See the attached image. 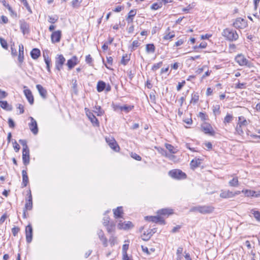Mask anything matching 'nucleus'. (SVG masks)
Returning <instances> with one entry per match:
<instances>
[{
  "label": "nucleus",
  "mask_w": 260,
  "mask_h": 260,
  "mask_svg": "<svg viewBox=\"0 0 260 260\" xmlns=\"http://www.w3.org/2000/svg\"><path fill=\"white\" fill-rule=\"evenodd\" d=\"M129 59H130L129 57H128L127 56V55L126 54L123 55L122 59L121 60V63L123 64L124 66H125L127 64Z\"/></svg>",
  "instance_id": "obj_43"
},
{
  "label": "nucleus",
  "mask_w": 260,
  "mask_h": 260,
  "mask_svg": "<svg viewBox=\"0 0 260 260\" xmlns=\"http://www.w3.org/2000/svg\"><path fill=\"white\" fill-rule=\"evenodd\" d=\"M133 226V224L132 222L127 221L125 223H119L118 225V227L120 229L127 230L132 228Z\"/></svg>",
  "instance_id": "obj_25"
},
{
  "label": "nucleus",
  "mask_w": 260,
  "mask_h": 260,
  "mask_svg": "<svg viewBox=\"0 0 260 260\" xmlns=\"http://www.w3.org/2000/svg\"><path fill=\"white\" fill-rule=\"evenodd\" d=\"M78 63V58L76 56H73L71 59H69L67 61V65L68 67L69 70L73 69Z\"/></svg>",
  "instance_id": "obj_19"
},
{
  "label": "nucleus",
  "mask_w": 260,
  "mask_h": 260,
  "mask_svg": "<svg viewBox=\"0 0 260 260\" xmlns=\"http://www.w3.org/2000/svg\"><path fill=\"white\" fill-rule=\"evenodd\" d=\"M61 37V31L58 30L53 31L51 35V40L52 43L60 42Z\"/></svg>",
  "instance_id": "obj_13"
},
{
  "label": "nucleus",
  "mask_w": 260,
  "mask_h": 260,
  "mask_svg": "<svg viewBox=\"0 0 260 260\" xmlns=\"http://www.w3.org/2000/svg\"><path fill=\"white\" fill-rule=\"evenodd\" d=\"M242 126H240V125H238V124L237 125V127L236 128V131L239 135H242L243 133V131L242 129Z\"/></svg>",
  "instance_id": "obj_60"
},
{
  "label": "nucleus",
  "mask_w": 260,
  "mask_h": 260,
  "mask_svg": "<svg viewBox=\"0 0 260 260\" xmlns=\"http://www.w3.org/2000/svg\"><path fill=\"white\" fill-rule=\"evenodd\" d=\"M175 36V32L172 30L171 31L170 27H168L166 29L164 36L163 37V40H171Z\"/></svg>",
  "instance_id": "obj_15"
},
{
  "label": "nucleus",
  "mask_w": 260,
  "mask_h": 260,
  "mask_svg": "<svg viewBox=\"0 0 260 260\" xmlns=\"http://www.w3.org/2000/svg\"><path fill=\"white\" fill-rule=\"evenodd\" d=\"M20 231L18 227L14 226L12 229V233L14 236H16Z\"/></svg>",
  "instance_id": "obj_55"
},
{
  "label": "nucleus",
  "mask_w": 260,
  "mask_h": 260,
  "mask_svg": "<svg viewBox=\"0 0 260 260\" xmlns=\"http://www.w3.org/2000/svg\"><path fill=\"white\" fill-rule=\"evenodd\" d=\"M94 112L97 114L98 116H101L103 115L104 113V111L102 109L101 106H95Z\"/></svg>",
  "instance_id": "obj_41"
},
{
  "label": "nucleus",
  "mask_w": 260,
  "mask_h": 260,
  "mask_svg": "<svg viewBox=\"0 0 260 260\" xmlns=\"http://www.w3.org/2000/svg\"><path fill=\"white\" fill-rule=\"evenodd\" d=\"M233 26L237 29H244L247 26V23L245 19L239 17L235 20Z\"/></svg>",
  "instance_id": "obj_6"
},
{
  "label": "nucleus",
  "mask_w": 260,
  "mask_h": 260,
  "mask_svg": "<svg viewBox=\"0 0 260 260\" xmlns=\"http://www.w3.org/2000/svg\"><path fill=\"white\" fill-rule=\"evenodd\" d=\"M22 160L24 165L27 166L29 164L30 160L29 149L22 150Z\"/></svg>",
  "instance_id": "obj_16"
},
{
  "label": "nucleus",
  "mask_w": 260,
  "mask_h": 260,
  "mask_svg": "<svg viewBox=\"0 0 260 260\" xmlns=\"http://www.w3.org/2000/svg\"><path fill=\"white\" fill-rule=\"evenodd\" d=\"M0 106L2 108L8 111H11L12 109V107L8 104L7 101H0Z\"/></svg>",
  "instance_id": "obj_37"
},
{
  "label": "nucleus",
  "mask_w": 260,
  "mask_h": 260,
  "mask_svg": "<svg viewBox=\"0 0 260 260\" xmlns=\"http://www.w3.org/2000/svg\"><path fill=\"white\" fill-rule=\"evenodd\" d=\"M106 88V83L103 81H99L97 83L96 89L99 92L103 91Z\"/></svg>",
  "instance_id": "obj_34"
},
{
  "label": "nucleus",
  "mask_w": 260,
  "mask_h": 260,
  "mask_svg": "<svg viewBox=\"0 0 260 260\" xmlns=\"http://www.w3.org/2000/svg\"><path fill=\"white\" fill-rule=\"evenodd\" d=\"M156 148L157 149V151L160 153H161L162 155L164 156H165L168 158H169L170 159H172L173 158H174L175 157V156L174 155H170L169 154L167 151L165 150L164 148H161V147H158V148Z\"/></svg>",
  "instance_id": "obj_32"
},
{
  "label": "nucleus",
  "mask_w": 260,
  "mask_h": 260,
  "mask_svg": "<svg viewBox=\"0 0 260 260\" xmlns=\"http://www.w3.org/2000/svg\"><path fill=\"white\" fill-rule=\"evenodd\" d=\"M107 226V230L108 233H111L113 231L114 228V224L113 223H110V224H108Z\"/></svg>",
  "instance_id": "obj_57"
},
{
  "label": "nucleus",
  "mask_w": 260,
  "mask_h": 260,
  "mask_svg": "<svg viewBox=\"0 0 260 260\" xmlns=\"http://www.w3.org/2000/svg\"><path fill=\"white\" fill-rule=\"evenodd\" d=\"M22 185L23 187H26L28 183V177L27 174V172L26 170H22Z\"/></svg>",
  "instance_id": "obj_26"
},
{
  "label": "nucleus",
  "mask_w": 260,
  "mask_h": 260,
  "mask_svg": "<svg viewBox=\"0 0 260 260\" xmlns=\"http://www.w3.org/2000/svg\"><path fill=\"white\" fill-rule=\"evenodd\" d=\"M191 96V100L190 101V103L193 104H197V102L199 101V98H200L199 93L197 92H193L192 93Z\"/></svg>",
  "instance_id": "obj_28"
},
{
  "label": "nucleus",
  "mask_w": 260,
  "mask_h": 260,
  "mask_svg": "<svg viewBox=\"0 0 260 260\" xmlns=\"http://www.w3.org/2000/svg\"><path fill=\"white\" fill-rule=\"evenodd\" d=\"M222 35L227 40L232 42L235 41L239 38V35L237 31L229 28L223 29Z\"/></svg>",
  "instance_id": "obj_1"
},
{
  "label": "nucleus",
  "mask_w": 260,
  "mask_h": 260,
  "mask_svg": "<svg viewBox=\"0 0 260 260\" xmlns=\"http://www.w3.org/2000/svg\"><path fill=\"white\" fill-rule=\"evenodd\" d=\"M201 163V159H192L190 162V167L191 169H194L199 166V165Z\"/></svg>",
  "instance_id": "obj_33"
},
{
  "label": "nucleus",
  "mask_w": 260,
  "mask_h": 260,
  "mask_svg": "<svg viewBox=\"0 0 260 260\" xmlns=\"http://www.w3.org/2000/svg\"><path fill=\"white\" fill-rule=\"evenodd\" d=\"M86 115L88 117L91 122L94 126H99V122L96 117L93 114V113L89 111L86 112Z\"/></svg>",
  "instance_id": "obj_17"
},
{
  "label": "nucleus",
  "mask_w": 260,
  "mask_h": 260,
  "mask_svg": "<svg viewBox=\"0 0 260 260\" xmlns=\"http://www.w3.org/2000/svg\"><path fill=\"white\" fill-rule=\"evenodd\" d=\"M22 3L23 5L25 7L27 11L30 13H31L32 11L31 10V8L30 6H29L28 3H27L26 0H22Z\"/></svg>",
  "instance_id": "obj_52"
},
{
  "label": "nucleus",
  "mask_w": 260,
  "mask_h": 260,
  "mask_svg": "<svg viewBox=\"0 0 260 260\" xmlns=\"http://www.w3.org/2000/svg\"><path fill=\"white\" fill-rule=\"evenodd\" d=\"M19 142L23 146V150H27L29 149L27 145V142L25 140H22L20 139L19 140Z\"/></svg>",
  "instance_id": "obj_51"
},
{
  "label": "nucleus",
  "mask_w": 260,
  "mask_h": 260,
  "mask_svg": "<svg viewBox=\"0 0 260 260\" xmlns=\"http://www.w3.org/2000/svg\"><path fill=\"white\" fill-rule=\"evenodd\" d=\"M26 240L28 243H30L32 238V228L30 224H28L25 228Z\"/></svg>",
  "instance_id": "obj_11"
},
{
  "label": "nucleus",
  "mask_w": 260,
  "mask_h": 260,
  "mask_svg": "<svg viewBox=\"0 0 260 260\" xmlns=\"http://www.w3.org/2000/svg\"><path fill=\"white\" fill-rule=\"evenodd\" d=\"M23 92L29 104L32 105L34 102V99L31 90L29 89H26L24 90Z\"/></svg>",
  "instance_id": "obj_20"
},
{
  "label": "nucleus",
  "mask_w": 260,
  "mask_h": 260,
  "mask_svg": "<svg viewBox=\"0 0 260 260\" xmlns=\"http://www.w3.org/2000/svg\"><path fill=\"white\" fill-rule=\"evenodd\" d=\"M152 236V234L151 232H148L147 233V235H146V233H144L143 235L142 236V239L144 241H147Z\"/></svg>",
  "instance_id": "obj_49"
},
{
  "label": "nucleus",
  "mask_w": 260,
  "mask_h": 260,
  "mask_svg": "<svg viewBox=\"0 0 260 260\" xmlns=\"http://www.w3.org/2000/svg\"><path fill=\"white\" fill-rule=\"evenodd\" d=\"M85 61L87 63L91 64L92 62V58L91 57L90 55H88L86 56Z\"/></svg>",
  "instance_id": "obj_63"
},
{
  "label": "nucleus",
  "mask_w": 260,
  "mask_h": 260,
  "mask_svg": "<svg viewBox=\"0 0 260 260\" xmlns=\"http://www.w3.org/2000/svg\"><path fill=\"white\" fill-rule=\"evenodd\" d=\"M14 149L15 152H18L20 150V146L16 141L13 143Z\"/></svg>",
  "instance_id": "obj_58"
},
{
  "label": "nucleus",
  "mask_w": 260,
  "mask_h": 260,
  "mask_svg": "<svg viewBox=\"0 0 260 260\" xmlns=\"http://www.w3.org/2000/svg\"><path fill=\"white\" fill-rule=\"evenodd\" d=\"M113 213L116 218L121 217V215L123 213L122 207H118L116 209H113Z\"/></svg>",
  "instance_id": "obj_29"
},
{
  "label": "nucleus",
  "mask_w": 260,
  "mask_h": 260,
  "mask_svg": "<svg viewBox=\"0 0 260 260\" xmlns=\"http://www.w3.org/2000/svg\"><path fill=\"white\" fill-rule=\"evenodd\" d=\"M98 235L99 239L102 242L104 246L107 247L108 246V240L106 237L105 236V234L103 231L101 230H99L98 231Z\"/></svg>",
  "instance_id": "obj_21"
},
{
  "label": "nucleus",
  "mask_w": 260,
  "mask_h": 260,
  "mask_svg": "<svg viewBox=\"0 0 260 260\" xmlns=\"http://www.w3.org/2000/svg\"><path fill=\"white\" fill-rule=\"evenodd\" d=\"M155 51V47L153 44H148L146 45V51L147 53H153Z\"/></svg>",
  "instance_id": "obj_35"
},
{
  "label": "nucleus",
  "mask_w": 260,
  "mask_h": 260,
  "mask_svg": "<svg viewBox=\"0 0 260 260\" xmlns=\"http://www.w3.org/2000/svg\"><path fill=\"white\" fill-rule=\"evenodd\" d=\"M213 113L216 114H219L220 113V107L219 105H217L216 106H214L213 109Z\"/></svg>",
  "instance_id": "obj_64"
},
{
  "label": "nucleus",
  "mask_w": 260,
  "mask_h": 260,
  "mask_svg": "<svg viewBox=\"0 0 260 260\" xmlns=\"http://www.w3.org/2000/svg\"><path fill=\"white\" fill-rule=\"evenodd\" d=\"M250 213L253 215L254 217L258 221H260V212L252 209Z\"/></svg>",
  "instance_id": "obj_42"
},
{
  "label": "nucleus",
  "mask_w": 260,
  "mask_h": 260,
  "mask_svg": "<svg viewBox=\"0 0 260 260\" xmlns=\"http://www.w3.org/2000/svg\"><path fill=\"white\" fill-rule=\"evenodd\" d=\"M131 157L137 160H141V157L136 153H132Z\"/></svg>",
  "instance_id": "obj_59"
},
{
  "label": "nucleus",
  "mask_w": 260,
  "mask_h": 260,
  "mask_svg": "<svg viewBox=\"0 0 260 260\" xmlns=\"http://www.w3.org/2000/svg\"><path fill=\"white\" fill-rule=\"evenodd\" d=\"M116 238L114 236H111L109 238V242L111 245V246H113L116 243Z\"/></svg>",
  "instance_id": "obj_54"
},
{
  "label": "nucleus",
  "mask_w": 260,
  "mask_h": 260,
  "mask_svg": "<svg viewBox=\"0 0 260 260\" xmlns=\"http://www.w3.org/2000/svg\"><path fill=\"white\" fill-rule=\"evenodd\" d=\"M24 59V47L22 44L19 45V55L18 60L20 62H22Z\"/></svg>",
  "instance_id": "obj_24"
},
{
  "label": "nucleus",
  "mask_w": 260,
  "mask_h": 260,
  "mask_svg": "<svg viewBox=\"0 0 260 260\" xmlns=\"http://www.w3.org/2000/svg\"><path fill=\"white\" fill-rule=\"evenodd\" d=\"M241 192L244 193L245 194V196L248 197H258V196L257 194H256L255 191H254L253 190H248V189L242 190V191H241Z\"/></svg>",
  "instance_id": "obj_31"
},
{
  "label": "nucleus",
  "mask_w": 260,
  "mask_h": 260,
  "mask_svg": "<svg viewBox=\"0 0 260 260\" xmlns=\"http://www.w3.org/2000/svg\"><path fill=\"white\" fill-rule=\"evenodd\" d=\"M36 88L38 89L41 96L44 99H46L47 95V92L46 89L40 84H37L36 85Z\"/></svg>",
  "instance_id": "obj_22"
},
{
  "label": "nucleus",
  "mask_w": 260,
  "mask_h": 260,
  "mask_svg": "<svg viewBox=\"0 0 260 260\" xmlns=\"http://www.w3.org/2000/svg\"><path fill=\"white\" fill-rule=\"evenodd\" d=\"M240 191L237 190L235 192H233L229 189H222L220 191L219 196L222 199H229L235 197L237 195L240 194Z\"/></svg>",
  "instance_id": "obj_2"
},
{
  "label": "nucleus",
  "mask_w": 260,
  "mask_h": 260,
  "mask_svg": "<svg viewBox=\"0 0 260 260\" xmlns=\"http://www.w3.org/2000/svg\"><path fill=\"white\" fill-rule=\"evenodd\" d=\"M106 141L108 144L109 146L111 149L116 152H118L120 150V148L116 142L115 140L113 137L106 138Z\"/></svg>",
  "instance_id": "obj_8"
},
{
  "label": "nucleus",
  "mask_w": 260,
  "mask_h": 260,
  "mask_svg": "<svg viewBox=\"0 0 260 260\" xmlns=\"http://www.w3.org/2000/svg\"><path fill=\"white\" fill-rule=\"evenodd\" d=\"M169 174L171 177L177 179H184L186 177L185 173L178 169H174L169 171Z\"/></svg>",
  "instance_id": "obj_4"
},
{
  "label": "nucleus",
  "mask_w": 260,
  "mask_h": 260,
  "mask_svg": "<svg viewBox=\"0 0 260 260\" xmlns=\"http://www.w3.org/2000/svg\"><path fill=\"white\" fill-rule=\"evenodd\" d=\"M58 17L57 15L49 16H48V22L51 23H55L58 21Z\"/></svg>",
  "instance_id": "obj_44"
},
{
  "label": "nucleus",
  "mask_w": 260,
  "mask_h": 260,
  "mask_svg": "<svg viewBox=\"0 0 260 260\" xmlns=\"http://www.w3.org/2000/svg\"><path fill=\"white\" fill-rule=\"evenodd\" d=\"M214 208L209 206L194 207L191 209V211H197L202 214L210 213L213 212Z\"/></svg>",
  "instance_id": "obj_3"
},
{
  "label": "nucleus",
  "mask_w": 260,
  "mask_h": 260,
  "mask_svg": "<svg viewBox=\"0 0 260 260\" xmlns=\"http://www.w3.org/2000/svg\"><path fill=\"white\" fill-rule=\"evenodd\" d=\"M19 25L20 29L23 34L25 35L29 32V25L24 19L19 20Z\"/></svg>",
  "instance_id": "obj_9"
},
{
  "label": "nucleus",
  "mask_w": 260,
  "mask_h": 260,
  "mask_svg": "<svg viewBox=\"0 0 260 260\" xmlns=\"http://www.w3.org/2000/svg\"><path fill=\"white\" fill-rule=\"evenodd\" d=\"M140 43L137 40H135L132 43V50H135L136 48L140 46Z\"/></svg>",
  "instance_id": "obj_56"
},
{
  "label": "nucleus",
  "mask_w": 260,
  "mask_h": 260,
  "mask_svg": "<svg viewBox=\"0 0 260 260\" xmlns=\"http://www.w3.org/2000/svg\"><path fill=\"white\" fill-rule=\"evenodd\" d=\"M0 43L3 48L5 49H7L8 48V44L7 42L4 39L0 38Z\"/></svg>",
  "instance_id": "obj_53"
},
{
  "label": "nucleus",
  "mask_w": 260,
  "mask_h": 260,
  "mask_svg": "<svg viewBox=\"0 0 260 260\" xmlns=\"http://www.w3.org/2000/svg\"><path fill=\"white\" fill-rule=\"evenodd\" d=\"M146 220L150 221H152L155 223H160L161 224H165V220L159 216H146L145 217Z\"/></svg>",
  "instance_id": "obj_12"
},
{
  "label": "nucleus",
  "mask_w": 260,
  "mask_h": 260,
  "mask_svg": "<svg viewBox=\"0 0 260 260\" xmlns=\"http://www.w3.org/2000/svg\"><path fill=\"white\" fill-rule=\"evenodd\" d=\"M82 0H73L72 2V6L73 8H78L80 6Z\"/></svg>",
  "instance_id": "obj_50"
},
{
  "label": "nucleus",
  "mask_w": 260,
  "mask_h": 260,
  "mask_svg": "<svg viewBox=\"0 0 260 260\" xmlns=\"http://www.w3.org/2000/svg\"><path fill=\"white\" fill-rule=\"evenodd\" d=\"M134 108V106H126L124 105L123 106L120 107V109L121 111H124L126 113L129 112L131 111Z\"/></svg>",
  "instance_id": "obj_45"
},
{
  "label": "nucleus",
  "mask_w": 260,
  "mask_h": 260,
  "mask_svg": "<svg viewBox=\"0 0 260 260\" xmlns=\"http://www.w3.org/2000/svg\"><path fill=\"white\" fill-rule=\"evenodd\" d=\"M173 213V210L171 209H162L157 211L158 215H169Z\"/></svg>",
  "instance_id": "obj_30"
},
{
  "label": "nucleus",
  "mask_w": 260,
  "mask_h": 260,
  "mask_svg": "<svg viewBox=\"0 0 260 260\" xmlns=\"http://www.w3.org/2000/svg\"><path fill=\"white\" fill-rule=\"evenodd\" d=\"M43 57L44 58V61H45V63L46 64V67H47V71L49 73H50L51 72V70H50V63H51V59L48 57V56L47 54H45L44 53H43Z\"/></svg>",
  "instance_id": "obj_36"
},
{
  "label": "nucleus",
  "mask_w": 260,
  "mask_h": 260,
  "mask_svg": "<svg viewBox=\"0 0 260 260\" xmlns=\"http://www.w3.org/2000/svg\"><path fill=\"white\" fill-rule=\"evenodd\" d=\"M28 197L25 199V204L24 209L31 210L32 208V198L30 190L28 193Z\"/></svg>",
  "instance_id": "obj_14"
},
{
  "label": "nucleus",
  "mask_w": 260,
  "mask_h": 260,
  "mask_svg": "<svg viewBox=\"0 0 260 260\" xmlns=\"http://www.w3.org/2000/svg\"><path fill=\"white\" fill-rule=\"evenodd\" d=\"M66 61V59L62 54L57 55L55 57V69L60 71Z\"/></svg>",
  "instance_id": "obj_7"
},
{
  "label": "nucleus",
  "mask_w": 260,
  "mask_h": 260,
  "mask_svg": "<svg viewBox=\"0 0 260 260\" xmlns=\"http://www.w3.org/2000/svg\"><path fill=\"white\" fill-rule=\"evenodd\" d=\"M8 124L10 128H14L15 126V124L13 119L11 118L8 119Z\"/></svg>",
  "instance_id": "obj_61"
},
{
  "label": "nucleus",
  "mask_w": 260,
  "mask_h": 260,
  "mask_svg": "<svg viewBox=\"0 0 260 260\" xmlns=\"http://www.w3.org/2000/svg\"><path fill=\"white\" fill-rule=\"evenodd\" d=\"M235 60L241 66H251V62L242 54L237 55L235 57Z\"/></svg>",
  "instance_id": "obj_5"
},
{
  "label": "nucleus",
  "mask_w": 260,
  "mask_h": 260,
  "mask_svg": "<svg viewBox=\"0 0 260 260\" xmlns=\"http://www.w3.org/2000/svg\"><path fill=\"white\" fill-rule=\"evenodd\" d=\"M229 184L232 187H237L239 186V181L238 177H236L233 178L229 182Z\"/></svg>",
  "instance_id": "obj_39"
},
{
  "label": "nucleus",
  "mask_w": 260,
  "mask_h": 260,
  "mask_svg": "<svg viewBox=\"0 0 260 260\" xmlns=\"http://www.w3.org/2000/svg\"><path fill=\"white\" fill-rule=\"evenodd\" d=\"M41 55V52L38 48H34L30 52V56L34 59H37Z\"/></svg>",
  "instance_id": "obj_27"
},
{
  "label": "nucleus",
  "mask_w": 260,
  "mask_h": 260,
  "mask_svg": "<svg viewBox=\"0 0 260 260\" xmlns=\"http://www.w3.org/2000/svg\"><path fill=\"white\" fill-rule=\"evenodd\" d=\"M162 65V62L160 61L157 63H154L152 67L151 70L153 72L156 71L159 68H160Z\"/></svg>",
  "instance_id": "obj_47"
},
{
  "label": "nucleus",
  "mask_w": 260,
  "mask_h": 260,
  "mask_svg": "<svg viewBox=\"0 0 260 260\" xmlns=\"http://www.w3.org/2000/svg\"><path fill=\"white\" fill-rule=\"evenodd\" d=\"M202 128L205 134H209L211 136H213L215 134L212 127L209 124H205L202 126Z\"/></svg>",
  "instance_id": "obj_18"
},
{
  "label": "nucleus",
  "mask_w": 260,
  "mask_h": 260,
  "mask_svg": "<svg viewBox=\"0 0 260 260\" xmlns=\"http://www.w3.org/2000/svg\"><path fill=\"white\" fill-rule=\"evenodd\" d=\"M165 146L166 148L169 151L170 153L174 154L177 152V150L171 144H166Z\"/></svg>",
  "instance_id": "obj_40"
},
{
  "label": "nucleus",
  "mask_w": 260,
  "mask_h": 260,
  "mask_svg": "<svg viewBox=\"0 0 260 260\" xmlns=\"http://www.w3.org/2000/svg\"><path fill=\"white\" fill-rule=\"evenodd\" d=\"M137 11L136 9L131 10L128 14V16L126 18L128 23H132L133 22V17L136 15Z\"/></svg>",
  "instance_id": "obj_23"
},
{
  "label": "nucleus",
  "mask_w": 260,
  "mask_h": 260,
  "mask_svg": "<svg viewBox=\"0 0 260 260\" xmlns=\"http://www.w3.org/2000/svg\"><path fill=\"white\" fill-rule=\"evenodd\" d=\"M238 124L240 126H246L248 125V123L245 117L241 116L238 117Z\"/></svg>",
  "instance_id": "obj_38"
},
{
  "label": "nucleus",
  "mask_w": 260,
  "mask_h": 260,
  "mask_svg": "<svg viewBox=\"0 0 260 260\" xmlns=\"http://www.w3.org/2000/svg\"><path fill=\"white\" fill-rule=\"evenodd\" d=\"M184 42L183 39H180L175 43L174 46L178 47L182 45Z\"/></svg>",
  "instance_id": "obj_62"
},
{
  "label": "nucleus",
  "mask_w": 260,
  "mask_h": 260,
  "mask_svg": "<svg viewBox=\"0 0 260 260\" xmlns=\"http://www.w3.org/2000/svg\"><path fill=\"white\" fill-rule=\"evenodd\" d=\"M162 7V3L160 2L159 3H155L153 4L151 6V9L153 10H158L159 8H161Z\"/></svg>",
  "instance_id": "obj_46"
},
{
  "label": "nucleus",
  "mask_w": 260,
  "mask_h": 260,
  "mask_svg": "<svg viewBox=\"0 0 260 260\" xmlns=\"http://www.w3.org/2000/svg\"><path fill=\"white\" fill-rule=\"evenodd\" d=\"M29 119L30 120V122L28 123L29 129L34 135H37L38 133V127L37 121L32 117H30Z\"/></svg>",
  "instance_id": "obj_10"
},
{
  "label": "nucleus",
  "mask_w": 260,
  "mask_h": 260,
  "mask_svg": "<svg viewBox=\"0 0 260 260\" xmlns=\"http://www.w3.org/2000/svg\"><path fill=\"white\" fill-rule=\"evenodd\" d=\"M233 117L232 115L230 114H227V115L224 118L223 122L225 123H230L233 120Z\"/></svg>",
  "instance_id": "obj_48"
}]
</instances>
